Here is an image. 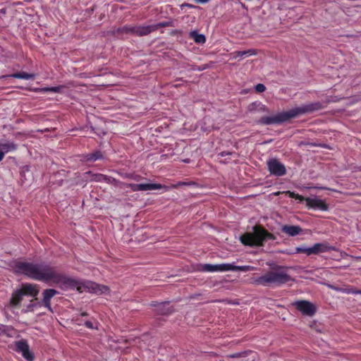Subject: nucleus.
Instances as JSON below:
<instances>
[{
	"label": "nucleus",
	"mask_w": 361,
	"mask_h": 361,
	"mask_svg": "<svg viewBox=\"0 0 361 361\" xmlns=\"http://www.w3.org/2000/svg\"><path fill=\"white\" fill-rule=\"evenodd\" d=\"M16 273L39 281L52 282L63 289H76L79 293L87 290L96 294L109 292L106 286L99 285L92 281L80 282L60 273L48 264H35L27 262H16L13 266Z\"/></svg>",
	"instance_id": "nucleus-1"
},
{
	"label": "nucleus",
	"mask_w": 361,
	"mask_h": 361,
	"mask_svg": "<svg viewBox=\"0 0 361 361\" xmlns=\"http://www.w3.org/2000/svg\"><path fill=\"white\" fill-rule=\"evenodd\" d=\"M322 108V104L320 102H314L293 108L287 111L281 112L274 116L262 117L260 119V123L265 125L279 124L295 118L299 115L312 113Z\"/></svg>",
	"instance_id": "nucleus-2"
},
{
	"label": "nucleus",
	"mask_w": 361,
	"mask_h": 361,
	"mask_svg": "<svg viewBox=\"0 0 361 361\" xmlns=\"http://www.w3.org/2000/svg\"><path fill=\"white\" fill-rule=\"evenodd\" d=\"M274 235L264 228L255 226L253 227L252 233H246L240 236V241L245 245L261 246L266 240H274Z\"/></svg>",
	"instance_id": "nucleus-3"
},
{
	"label": "nucleus",
	"mask_w": 361,
	"mask_h": 361,
	"mask_svg": "<svg viewBox=\"0 0 361 361\" xmlns=\"http://www.w3.org/2000/svg\"><path fill=\"white\" fill-rule=\"evenodd\" d=\"M286 269L285 267H279L275 271H269L259 277L255 282L264 286L286 283L291 280L290 276L287 274Z\"/></svg>",
	"instance_id": "nucleus-4"
},
{
	"label": "nucleus",
	"mask_w": 361,
	"mask_h": 361,
	"mask_svg": "<svg viewBox=\"0 0 361 361\" xmlns=\"http://www.w3.org/2000/svg\"><path fill=\"white\" fill-rule=\"evenodd\" d=\"M286 193L289 195V197L298 200L300 201H305L307 206L309 207H312L314 209H317L322 211H326L328 209V206L325 203L324 201L317 199V198H305L302 195L299 194H296L294 192L286 191Z\"/></svg>",
	"instance_id": "nucleus-5"
},
{
	"label": "nucleus",
	"mask_w": 361,
	"mask_h": 361,
	"mask_svg": "<svg viewBox=\"0 0 361 361\" xmlns=\"http://www.w3.org/2000/svg\"><path fill=\"white\" fill-rule=\"evenodd\" d=\"M267 166L269 172L275 176H281L286 173L285 166L276 159L269 160L267 161Z\"/></svg>",
	"instance_id": "nucleus-6"
},
{
	"label": "nucleus",
	"mask_w": 361,
	"mask_h": 361,
	"mask_svg": "<svg viewBox=\"0 0 361 361\" xmlns=\"http://www.w3.org/2000/svg\"><path fill=\"white\" fill-rule=\"evenodd\" d=\"M293 305L305 315L312 316L316 312L314 305L307 300L296 301Z\"/></svg>",
	"instance_id": "nucleus-7"
},
{
	"label": "nucleus",
	"mask_w": 361,
	"mask_h": 361,
	"mask_svg": "<svg viewBox=\"0 0 361 361\" xmlns=\"http://www.w3.org/2000/svg\"><path fill=\"white\" fill-rule=\"evenodd\" d=\"M16 346L17 351L20 352L25 359L28 361L33 360V354L30 351L29 345L25 340H21L16 342Z\"/></svg>",
	"instance_id": "nucleus-8"
},
{
	"label": "nucleus",
	"mask_w": 361,
	"mask_h": 361,
	"mask_svg": "<svg viewBox=\"0 0 361 361\" xmlns=\"http://www.w3.org/2000/svg\"><path fill=\"white\" fill-rule=\"evenodd\" d=\"M59 292L53 288L45 289L42 293V305L47 308L50 312H53L51 307V299L57 295Z\"/></svg>",
	"instance_id": "nucleus-9"
},
{
	"label": "nucleus",
	"mask_w": 361,
	"mask_h": 361,
	"mask_svg": "<svg viewBox=\"0 0 361 361\" xmlns=\"http://www.w3.org/2000/svg\"><path fill=\"white\" fill-rule=\"evenodd\" d=\"M20 290L24 295H29L33 298H36L39 292L38 285L29 283H23Z\"/></svg>",
	"instance_id": "nucleus-10"
},
{
	"label": "nucleus",
	"mask_w": 361,
	"mask_h": 361,
	"mask_svg": "<svg viewBox=\"0 0 361 361\" xmlns=\"http://www.w3.org/2000/svg\"><path fill=\"white\" fill-rule=\"evenodd\" d=\"M335 250L334 247L330 246L328 243H315L310 247L311 255H318L319 253L329 252Z\"/></svg>",
	"instance_id": "nucleus-11"
},
{
	"label": "nucleus",
	"mask_w": 361,
	"mask_h": 361,
	"mask_svg": "<svg viewBox=\"0 0 361 361\" xmlns=\"http://www.w3.org/2000/svg\"><path fill=\"white\" fill-rule=\"evenodd\" d=\"M24 295L22 291L19 289L16 290L13 292L11 298L8 304V307H16L20 305Z\"/></svg>",
	"instance_id": "nucleus-12"
},
{
	"label": "nucleus",
	"mask_w": 361,
	"mask_h": 361,
	"mask_svg": "<svg viewBox=\"0 0 361 361\" xmlns=\"http://www.w3.org/2000/svg\"><path fill=\"white\" fill-rule=\"evenodd\" d=\"M228 268V264H206L202 266V270L203 271L213 272V271H227Z\"/></svg>",
	"instance_id": "nucleus-13"
},
{
	"label": "nucleus",
	"mask_w": 361,
	"mask_h": 361,
	"mask_svg": "<svg viewBox=\"0 0 361 361\" xmlns=\"http://www.w3.org/2000/svg\"><path fill=\"white\" fill-rule=\"evenodd\" d=\"M153 32L152 25L134 26L133 34L137 36L147 35Z\"/></svg>",
	"instance_id": "nucleus-14"
},
{
	"label": "nucleus",
	"mask_w": 361,
	"mask_h": 361,
	"mask_svg": "<svg viewBox=\"0 0 361 361\" xmlns=\"http://www.w3.org/2000/svg\"><path fill=\"white\" fill-rule=\"evenodd\" d=\"M140 191L152 190L158 189H165L169 190L167 185L159 184V183H141L140 184Z\"/></svg>",
	"instance_id": "nucleus-15"
},
{
	"label": "nucleus",
	"mask_w": 361,
	"mask_h": 361,
	"mask_svg": "<svg viewBox=\"0 0 361 361\" xmlns=\"http://www.w3.org/2000/svg\"><path fill=\"white\" fill-rule=\"evenodd\" d=\"M281 231L284 233H286L290 236H295V235H298L302 231V228L299 226L285 225L282 227Z\"/></svg>",
	"instance_id": "nucleus-16"
},
{
	"label": "nucleus",
	"mask_w": 361,
	"mask_h": 361,
	"mask_svg": "<svg viewBox=\"0 0 361 361\" xmlns=\"http://www.w3.org/2000/svg\"><path fill=\"white\" fill-rule=\"evenodd\" d=\"M94 180L97 182H102L105 181L107 183L113 184L114 185H118L121 183L118 181V180L115 179L114 178L107 176L106 175L103 174H97L94 176Z\"/></svg>",
	"instance_id": "nucleus-17"
},
{
	"label": "nucleus",
	"mask_w": 361,
	"mask_h": 361,
	"mask_svg": "<svg viewBox=\"0 0 361 361\" xmlns=\"http://www.w3.org/2000/svg\"><path fill=\"white\" fill-rule=\"evenodd\" d=\"M17 149V145L10 141H0V151L4 152V155L9 152L15 151Z\"/></svg>",
	"instance_id": "nucleus-18"
},
{
	"label": "nucleus",
	"mask_w": 361,
	"mask_h": 361,
	"mask_svg": "<svg viewBox=\"0 0 361 361\" xmlns=\"http://www.w3.org/2000/svg\"><path fill=\"white\" fill-rule=\"evenodd\" d=\"M257 54V51L254 49H250L245 51H237L231 54L233 59L243 58L248 56H254Z\"/></svg>",
	"instance_id": "nucleus-19"
},
{
	"label": "nucleus",
	"mask_w": 361,
	"mask_h": 361,
	"mask_svg": "<svg viewBox=\"0 0 361 361\" xmlns=\"http://www.w3.org/2000/svg\"><path fill=\"white\" fill-rule=\"evenodd\" d=\"M156 311L161 314H169L173 312V309L169 306V302H163L157 306Z\"/></svg>",
	"instance_id": "nucleus-20"
},
{
	"label": "nucleus",
	"mask_w": 361,
	"mask_h": 361,
	"mask_svg": "<svg viewBox=\"0 0 361 361\" xmlns=\"http://www.w3.org/2000/svg\"><path fill=\"white\" fill-rule=\"evenodd\" d=\"M247 111L250 113L254 111L268 112V109L261 103L253 102L247 106Z\"/></svg>",
	"instance_id": "nucleus-21"
},
{
	"label": "nucleus",
	"mask_w": 361,
	"mask_h": 361,
	"mask_svg": "<svg viewBox=\"0 0 361 361\" xmlns=\"http://www.w3.org/2000/svg\"><path fill=\"white\" fill-rule=\"evenodd\" d=\"M14 78L18 79L31 80L35 78V74L19 72L11 75H4L2 78Z\"/></svg>",
	"instance_id": "nucleus-22"
},
{
	"label": "nucleus",
	"mask_w": 361,
	"mask_h": 361,
	"mask_svg": "<svg viewBox=\"0 0 361 361\" xmlns=\"http://www.w3.org/2000/svg\"><path fill=\"white\" fill-rule=\"evenodd\" d=\"M228 271H248L255 270V267L252 266H235L232 264H228Z\"/></svg>",
	"instance_id": "nucleus-23"
},
{
	"label": "nucleus",
	"mask_w": 361,
	"mask_h": 361,
	"mask_svg": "<svg viewBox=\"0 0 361 361\" xmlns=\"http://www.w3.org/2000/svg\"><path fill=\"white\" fill-rule=\"evenodd\" d=\"M190 37L194 39L196 43L204 44L206 41V38L204 35L198 34L196 31H192L190 32Z\"/></svg>",
	"instance_id": "nucleus-24"
},
{
	"label": "nucleus",
	"mask_w": 361,
	"mask_h": 361,
	"mask_svg": "<svg viewBox=\"0 0 361 361\" xmlns=\"http://www.w3.org/2000/svg\"><path fill=\"white\" fill-rule=\"evenodd\" d=\"M64 86L60 85L56 87H44L41 89V92H61L63 89Z\"/></svg>",
	"instance_id": "nucleus-25"
},
{
	"label": "nucleus",
	"mask_w": 361,
	"mask_h": 361,
	"mask_svg": "<svg viewBox=\"0 0 361 361\" xmlns=\"http://www.w3.org/2000/svg\"><path fill=\"white\" fill-rule=\"evenodd\" d=\"M295 253H305L307 255H311L310 247L305 246L298 247L295 248Z\"/></svg>",
	"instance_id": "nucleus-26"
},
{
	"label": "nucleus",
	"mask_w": 361,
	"mask_h": 361,
	"mask_svg": "<svg viewBox=\"0 0 361 361\" xmlns=\"http://www.w3.org/2000/svg\"><path fill=\"white\" fill-rule=\"evenodd\" d=\"M193 183L192 182H178V183L176 184H172L171 185H167L169 187V190L171 189V188H177L178 187H180V186H183V185H192Z\"/></svg>",
	"instance_id": "nucleus-27"
},
{
	"label": "nucleus",
	"mask_w": 361,
	"mask_h": 361,
	"mask_svg": "<svg viewBox=\"0 0 361 361\" xmlns=\"http://www.w3.org/2000/svg\"><path fill=\"white\" fill-rule=\"evenodd\" d=\"M102 157V154L99 152H96L88 155L87 160L88 161H95L97 159H101Z\"/></svg>",
	"instance_id": "nucleus-28"
},
{
	"label": "nucleus",
	"mask_w": 361,
	"mask_h": 361,
	"mask_svg": "<svg viewBox=\"0 0 361 361\" xmlns=\"http://www.w3.org/2000/svg\"><path fill=\"white\" fill-rule=\"evenodd\" d=\"M133 27L134 26H124L122 28H118L117 32L133 34Z\"/></svg>",
	"instance_id": "nucleus-29"
},
{
	"label": "nucleus",
	"mask_w": 361,
	"mask_h": 361,
	"mask_svg": "<svg viewBox=\"0 0 361 361\" xmlns=\"http://www.w3.org/2000/svg\"><path fill=\"white\" fill-rule=\"evenodd\" d=\"M152 25V29H153V31H155L161 27H167L169 25V23L168 22H163V23H157V24H153Z\"/></svg>",
	"instance_id": "nucleus-30"
},
{
	"label": "nucleus",
	"mask_w": 361,
	"mask_h": 361,
	"mask_svg": "<svg viewBox=\"0 0 361 361\" xmlns=\"http://www.w3.org/2000/svg\"><path fill=\"white\" fill-rule=\"evenodd\" d=\"M37 300V299L36 298H35L34 300H32L30 301V304L29 305H27V311H32L33 307L39 305V302H35Z\"/></svg>",
	"instance_id": "nucleus-31"
},
{
	"label": "nucleus",
	"mask_w": 361,
	"mask_h": 361,
	"mask_svg": "<svg viewBox=\"0 0 361 361\" xmlns=\"http://www.w3.org/2000/svg\"><path fill=\"white\" fill-rule=\"evenodd\" d=\"M125 186L130 188L133 192L140 191V184L128 183Z\"/></svg>",
	"instance_id": "nucleus-32"
},
{
	"label": "nucleus",
	"mask_w": 361,
	"mask_h": 361,
	"mask_svg": "<svg viewBox=\"0 0 361 361\" xmlns=\"http://www.w3.org/2000/svg\"><path fill=\"white\" fill-rule=\"evenodd\" d=\"M266 90V87L265 86L263 85V84H257L256 86H255V90L257 92H264Z\"/></svg>",
	"instance_id": "nucleus-33"
},
{
	"label": "nucleus",
	"mask_w": 361,
	"mask_h": 361,
	"mask_svg": "<svg viewBox=\"0 0 361 361\" xmlns=\"http://www.w3.org/2000/svg\"><path fill=\"white\" fill-rule=\"evenodd\" d=\"M331 288L332 289L336 290H339V291H341V292H343V293H348V294H349V293H351V290H352V288H350V289H346V288H345V289H342V288H334V287H333V286H331Z\"/></svg>",
	"instance_id": "nucleus-34"
},
{
	"label": "nucleus",
	"mask_w": 361,
	"mask_h": 361,
	"mask_svg": "<svg viewBox=\"0 0 361 361\" xmlns=\"http://www.w3.org/2000/svg\"><path fill=\"white\" fill-rule=\"evenodd\" d=\"M85 325L89 329H94L93 324L90 321L85 322Z\"/></svg>",
	"instance_id": "nucleus-35"
},
{
	"label": "nucleus",
	"mask_w": 361,
	"mask_h": 361,
	"mask_svg": "<svg viewBox=\"0 0 361 361\" xmlns=\"http://www.w3.org/2000/svg\"><path fill=\"white\" fill-rule=\"evenodd\" d=\"M351 293L352 294H361V290L352 288Z\"/></svg>",
	"instance_id": "nucleus-36"
},
{
	"label": "nucleus",
	"mask_w": 361,
	"mask_h": 361,
	"mask_svg": "<svg viewBox=\"0 0 361 361\" xmlns=\"http://www.w3.org/2000/svg\"><path fill=\"white\" fill-rule=\"evenodd\" d=\"M197 3L204 4L208 2L209 0H195Z\"/></svg>",
	"instance_id": "nucleus-37"
},
{
	"label": "nucleus",
	"mask_w": 361,
	"mask_h": 361,
	"mask_svg": "<svg viewBox=\"0 0 361 361\" xmlns=\"http://www.w3.org/2000/svg\"><path fill=\"white\" fill-rule=\"evenodd\" d=\"M231 154V153L228 152H221V153H220V155H221V157H224V156H226V155H228V154Z\"/></svg>",
	"instance_id": "nucleus-38"
},
{
	"label": "nucleus",
	"mask_w": 361,
	"mask_h": 361,
	"mask_svg": "<svg viewBox=\"0 0 361 361\" xmlns=\"http://www.w3.org/2000/svg\"><path fill=\"white\" fill-rule=\"evenodd\" d=\"M4 152L0 151V161L4 159Z\"/></svg>",
	"instance_id": "nucleus-39"
},
{
	"label": "nucleus",
	"mask_w": 361,
	"mask_h": 361,
	"mask_svg": "<svg viewBox=\"0 0 361 361\" xmlns=\"http://www.w3.org/2000/svg\"><path fill=\"white\" fill-rule=\"evenodd\" d=\"M206 68H207V66H202V67H201V68H198V70H199V71H202V70H204V69H206Z\"/></svg>",
	"instance_id": "nucleus-40"
},
{
	"label": "nucleus",
	"mask_w": 361,
	"mask_h": 361,
	"mask_svg": "<svg viewBox=\"0 0 361 361\" xmlns=\"http://www.w3.org/2000/svg\"><path fill=\"white\" fill-rule=\"evenodd\" d=\"M312 145V146L314 145L313 144H310V143H305V142H300V145Z\"/></svg>",
	"instance_id": "nucleus-41"
},
{
	"label": "nucleus",
	"mask_w": 361,
	"mask_h": 361,
	"mask_svg": "<svg viewBox=\"0 0 361 361\" xmlns=\"http://www.w3.org/2000/svg\"><path fill=\"white\" fill-rule=\"evenodd\" d=\"M231 357H236V355H231Z\"/></svg>",
	"instance_id": "nucleus-42"
}]
</instances>
